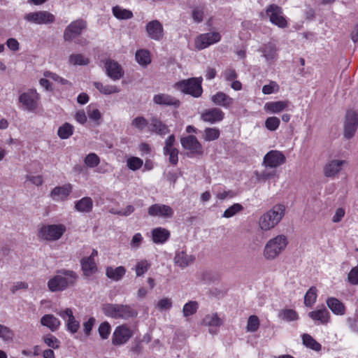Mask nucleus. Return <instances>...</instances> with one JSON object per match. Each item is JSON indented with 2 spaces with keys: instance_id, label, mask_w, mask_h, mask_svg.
Instances as JSON below:
<instances>
[{
  "instance_id": "1",
  "label": "nucleus",
  "mask_w": 358,
  "mask_h": 358,
  "mask_svg": "<svg viewBox=\"0 0 358 358\" xmlns=\"http://www.w3.org/2000/svg\"><path fill=\"white\" fill-rule=\"evenodd\" d=\"M286 206L282 203L274 205L260 216L258 225L264 231H269L275 227L282 220L285 215Z\"/></svg>"
},
{
  "instance_id": "2",
  "label": "nucleus",
  "mask_w": 358,
  "mask_h": 358,
  "mask_svg": "<svg viewBox=\"0 0 358 358\" xmlns=\"http://www.w3.org/2000/svg\"><path fill=\"white\" fill-rule=\"evenodd\" d=\"M78 278L77 274L70 270L62 269L48 282V287L51 292H61L73 286Z\"/></svg>"
},
{
  "instance_id": "3",
  "label": "nucleus",
  "mask_w": 358,
  "mask_h": 358,
  "mask_svg": "<svg viewBox=\"0 0 358 358\" xmlns=\"http://www.w3.org/2000/svg\"><path fill=\"white\" fill-rule=\"evenodd\" d=\"M288 239L286 236L280 234L268 240L264 245L263 256L266 260L275 259L287 248Z\"/></svg>"
},
{
  "instance_id": "4",
  "label": "nucleus",
  "mask_w": 358,
  "mask_h": 358,
  "mask_svg": "<svg viewBox=\"0 0 358 358\" xmlns=\"http://www.w3.org/2000/svg\"><path fill=\"white\" fill-rule=\"evenodd\" d=\"M101 309L106 316L114 319L127 320L137 315V312L128 305L105 303Z\"/></svg>"
},
{
  "instance_id": "5",
  "label": "nucleus",
  "mask_w": 358,
  "mask_h": 358,
  "mask_svg": "<svg viewBox=\"0 0 358 358\" xmlns=\"http://www.w3.org/2000/svg\"><path fill=\"white\" fill-rule=\"evenodd\" d=\"M202 80L201 77L192 78L176 83L174 87L182 93L190 94L194 97H199L203 92Z\"/></svg>"
},
{
  "instance_id": "6",
  "label": "nucleus",
  "mask_w": 358,
  "mask_h": 358,
  "mask_svg": "<svg viewBox=\"0 0 358 358\" xmlns=\"http://www.w3.org/2000/svg\"><path fill=\"white\" fill-rule=\"evenodd\" d=\"M66 230V226L62 224L43 225L40 229L38 236L44 240L57 241L62 236Z\"/></svg>"
},
{
  "instance_id": "7",
  "label": "nucleus",
  "mask_w": 358,
  "mask_h": 358,
  "mask_svg": "<svg viewBox=\"0 0 358 358\" xmlns=\"http://www.w3.org/2000/svg\"><path fill=\"white\" fill-rule=\"evenodd\" d=\"M40 99V94L36 90L33 89L22 93L18 98L23 109L31 112L35 111L38 108Z\"/></svg>"
},
{
  "instance_id": "8",
  "label": "nucleus",
  "mask_w": 358,
  "mask_h": 358,
  "mask_svg": "<svg viewBox=\"0 0 358 358\" xmlns=\"http://www.w3.org/2000/svg\"><path fill=\"white\" fill-rule=\"evenodd\" d=\"M348 166V162L345 159H331L324 165V175L327 178H334Z\"/></svg>"
},
{
  "instance_id": "9",
  "label": "nucleus",
  "mask_w": 358,
  "mask_h": 358,
  "mask_svg": "<svg viewBox=\"0 0 358 358\" xmlns=\"http://www.w3.org/2000/svg\"><path fill=\"white\" fill-rule=\"evenodd\" d=\"M133 330L127 324L117 326L112 335V343L115 346H120L126 344L133 336Z\"/></svg>"
},
{
  "instance_id": "10",
  "label": "nucleus",
  "mask_w": 358,
  "mask_h": 358,
  "mask_svg": "<svg viewBox=\"0 0 358 358\" xmlns=\"http://www.w3.org/2000/svg\"><path fill=\"white\" fill-rule=\"evenodd\" d=\"M148 213L150 217L167 220L173 217L174 210L169 205L158 203L151 205L148 208Z\"/></svg>"
},
{
  "instance_id": "11",
  "label": "nucleus",
  "mask_w": 358,
  "mask_h": 358,
  "mask_svg": "<svg viewBox=\"0 0 358 358\" xmlns=\"http://www.w3.org/2000/svg\"><path fill=\"white\" fill-rule=\"evenodd\" d=\"M266 14L270 22L280 28H285L288 26L287 21L283 15L282 9L275 5H269L266 10Z\"/></svg>"
},
{
  "instance_id": "12",
  "label": "nucleus",
  "mask_w": 358,
  "mask_h": 358,
  "mask_svg": "<svg viewBox=\"0 0 358 358\" xmlns=\"http://www.w3.org/2000/svg\"><path fill=\"white\" fill-rule=\"evenodd\" d=\"M66 322L67 330L72 334L76 333L80 327V322L73 315L71 308H66L56 312Z\"/></svg>"
},
{
  "instance_id": "13",
  "label": "nucleus",
  "mask_w": 358,
  "mask_h": 358,
  "mask_svg": "<svg viewBox=\"0 0 358 358\" xmlns=\"http://www.w3.org/2000/svg\"><path fill=\"white\" fill-rule=\"evenodd\" d=\"M358 127V115L353 110L347 112L344 124V136L350 139L353 137Z\"/></svg>"
},
{
  "instance_id": "14",
  "label": "nucleus",
  "mask_w": 358,
  "mask_h": 358,
  "mask_svg": "<svg viewBox=\"0 0 358 358\" xmlns=\"http://www.w3.org/2000/svg\"><path fill=\"white\" fill-rule=\"evenodd\" d=\"M221 36L218 32H210L200 34L195 39V47L203 50L220 41Z\"/></svg>"
},
{
  "instance_id": "15",
  "label": "nucleus",
  "mask_w": 358,
  "mask_h": 358,
  "mask_svg": "<svg viewBox=\"0 0 358 358\" xmlns=\"http://www.w3.org/2000/svg\"><path fill=\"white\" fill-rule=\"evenodd\" d=\"M24 18L28 22L38 24L51 23L55 20L52 14L44 10L29 13L24 15Z\"/></svg>"
},
{
  "instance_id": "16",
  "label": "nucleus",
  "mask_w": 358,
  "mask_h": 358,
  "mask_svg": "<svg viewBox=\"0 0 358 358\" xmlns=\"http://www.w3.org/2000/svg\"><path fill=\"white\" fill-rule=\"evenodd\" d=\"M145 31L148 37L152 40L159 41L164 38L163 25L159 20H155L148 22Z\"/></svg>"
},
{
  "instance_id": "17",
  "label": "nucleus",
  "mask_w": 358,
  "mask_h": 358,
  "mask_svg": "<svg viewBox=\"0 0 358 358\" xmlns=\"http://www.w3.org/2000/svg\"><path fill=\"white\" fill-rule=\"evenodd\" d=\"M176 138L174 135L169 136L165 141L164 154L169 157V162L176 165L178 162V150L175 147Z\"/></svg>"
},
{
  "instance_id": "18",
  "label": "nucleus",
  "mask_w": 358,
  "mask_h": 358,
  "mask_svg": "<svg viewBox=\"0 0 358 358\" xmlns=\"http://www.w3.org/2000/svg\"><path fill=\"white\" fill-rule=\"evenodd\" d=\"M259 52L269 64H274L278 59V48L275 43L268 42L262 45Z\"/></svg>"
},
{
  "instance_id": "19",
  "label": "nucleus",
  "mask_w": 358,
  "mask_h": 358,
  "mask_svg": "<svg viewBox=\"0 0 358 358\" xmlns=\"http://www.w3.org/2000/svg\"><path fill=\"white\" fill-rule=\"evenodd\" d=\"M86 27V22L83 20L72 22L65 29L64 38L66 41H71L80 35Z\"/></svg>"
},
{
  "instance_id": "20",
  "label": "nucleus",
  "mask_w": 358,
  "mask_h": 358,
  "mask_svg": "<svg viewBox=\"0 0 358 358\" xmlns=\"http://www.w3.org/2000/svg\"><path fill=\"white\" fill-rule=\"evenodd\" d=\"M285 156L278 150H271L264 157V164L270 168H276L285 162Z\"/></svg>"
},
{
  "instance_id": "21",
  "label": "nucleus",
  "mask_w": 358,
  "mask_h": 358,
  "mask_svg": "<svg viewBox=\"0 0 358 358\" xmlns=\"http://www.w3.org/2000/svg\"><path fill=\"white\" fill-rule=\"evenodd\" d=\"M72 190L73 186L70 183L57 186L50 192V197L53 201L57 202L64 201L68 199Z\"/></svg>"
},
{
  "instance_id": "22",
  "label": "nucleus",
  "mask_w": 358,
  "mask_h": 358,
  "mask_svg": "<svg viewBox=\"0 0 358 358\" xmlns=\"http://www.w3.org/2000/svg\"><path fill=\"white\" fill-rule=\"evenodd\" d=\"M184 149L188 150L192 155H201L203 147L194 136H188L180 139Z\"/></svg>"
},
{
  "instance_id": "23",
  "label": "nucleus",
  "mask_w": 358,
  "mask_h": 358,
  "mask_svg": "<svg viewBox=\"0 0 358 358\" xmlns=\"http://www.w3.org/2000/svg\"><path fill=\"white\" fill-rule=\"evenodd\" d=\"M203 324L208 327L210 334H215L218 329L223 324V320L219 317L217 313H212L207 314L203 319Z\"/></svg>"
},
{
  "instance_id": "24",
  "label": "nucleus",
  "mask_w": 358,
  "mask_h": 358,
  "mask_svg": "<svg viewBox=\"0 0 358 358\" xmlns=\"http://www.w3.org/2000/svg\"><path fill=\"white\" fill-rule=\"evenodd\" d=\"M44 78H41L39 80L40 85L44 87L46 90H51L52 86L50 81H54L57 83L62 85L69 84V81L63 78L59 77L55 73L50 71H45L43 73Z\"/></svg>"
},
{
  "instance_id": "25",
  "label": "nucleus",
  "mask_w": 358,
  "mask_h": 358,
  "mask_svg": "<svg viewBox=\"0 0 358 358\" xmlns=\"http://www.w3.org/2000/svg\"><path fill=\"white\" fill-rule=\"evenodd\" d=\"M224 117V112L218 108H212L205 110L201 114L202 120L210 124L220 122Z\"/></svg>"
},
{
  "instance_id": "26",
  "label": "nucleus",
  "mask_w": 358,
  "mask_h": 358,
  "mask_svg": "<svg viewBox=\"0 0 358 358\" xmlns=\"http://www.w3.org/2000/svg\"><path fill=\"white\" fill-rule=\"evenodd\" d=\"M290 105L288 100L268 101L264 104V110L271 114H278L287 110Z\"/></svg>"
},
{
  "instance_id": "27",
  "label": "nucleus",
  "mask_w": 358,
  "mask_h": 358,
  "mask_svg": "<svg viewBox=\"0 0 358 358\" xmlns=\"http://www.w3.org/2000/svg\"><path fill=\"white\" fill-rule=\"evenodd\" d=\"M151 236L154 243L162 245L169 240L171 232L166 228L157 227L152 229Z\"/></svg>"
},
{
  "instance_id": "28",
  "label": "nucleus",
  "mask_w": 358,
  "mask_h": 358,
  "mask_svg": "<svg viewBox=\"0 0 358 358\" xmlns=\"http://www.w3.org/2000/svg\"><path fill=\"white\" fill-rule=\"evenodd\" d=\"M107 75L113 80L120 79L124 74L121 66L114 60H107L105 64Z\"/></svg>"
},
{
  "instance_id": "29",
  "label": "nucleus",
  "mask_w": 358,
  "mask_h": 358,
  "mask_svg": "<svg viewBox=\"0 0 358 358\" xmlns=\"http://www.w3.org/2000/svg\"><path fill=\"white\" fill-rule=\"evenodd\" d=\"M309 317L320 324H326L330 321V313L326 308H322L308 313Z\"/></svg>"
},
{
  "instance_id": "30",
  "label": "nucleus",
  "mask_w": 358,
  "mask_h": 358,
  "mask_svg": "<svg viewBox=\"0 0 358 358\" xmlns=\"http://www.w3.org/2000/svg\"><path fill=\"white\" fill-rule=\"evenodd\" d=\"M153 101L156 104L173 106L176 108L178 107L180 103L178 99L166 94H156L153 97Z\"/></svg>"
},
{
  "instance_id": "31",
  "label": "nucleus",
  "mask_w": 358,
  "mask_h": 358,
  "mask_svg": "<svg viewBox=\"0 0 358 358\" xmlns=\"http://www.w3.org/2000/svg\"><path fill=\"white\" fill-rule=\"evenodd\" d=\"M41 324L48 328L51 331H57L61 326L60 320L52 314L44 315L41 318Z\"/></svg>"
},
{
  "instance_id": "32",
  "label": "nucleus",
  "mask_w": 358,
  "mask_h": 358,
  "mask_svg": "<svg viewBox=\"0 0 358 358\" xmlns=\"http://www.w3.org/2000/svg\"><path fill=\"white\" fill-rule=\"evenodd\" d=\"M214 104L228 108L234 103V99L222 92H218L211 96Z\"/></svg>"
},
{
  "instance_id": "33",
  "label": "nucleus",
  "mask_w": 358,
  "mask_h": 358,
  "mask_svg": "<svg viewBox=\"0 0 358 358\" xmlns=\"http://www.w3.org/2000/svg\"><path fill=\"white\" fill-rule=\"evenodd\" d=\"M194 257L187 255L184 251L178 252L174 257V262L176 265L184 268L193 263Z\"/></svg>"
},
{
  "instance_id": "34",
  "label": "nucleus",
  "mask_w": 358,
  "mask_h": 358,
  "mask_svg": "<svg viewBox=\"0 0 358 358\" xmlns=\"http://www.w3.org/2000/svg\"><path fill=\"white\" fill-rule=\"evenodd\" d=\"M328 307L336 315H343L345 313V306L338 299L330 297L327 300Z\"/></svg>"
},
{
  "instance_id": "35",
  "label": "nucleus",
  "mask_w": 358,
  "mask_h": 358,
  "mask_svg": "<svg viewBox=\"0 0 358 358\" xmlns=\"http://www.w3.org/2000/svg\"><path fill=\"white\" fill-rule=\"evenodd\" d=\"M82 269L84 275L90 276L96 272L97 268L92 257H85L81 260Z\"/></svg>"
},
{
  "instance_id": "36",
  "label": "nucleus",
  "mask_w": 358,
  "mask_h": 358,
  "mask_svg": "<svg viewBox=\"0 0 358 358\" xmlns=\"http://www.w3.org/2000/svg\"><path fill=\"white\" fill-rule=\"evenodd\" d=\"M93 207V201L90 197L85 196L77 201L75 203V208L81 213H89Z\"/></svg>"
},
{
  "instance_id": "37",
  "label": "nucleus",
  "mask_w": 358,
  "mask_h": 358,
  "mask_svg": "<svg viewBox=\"0 0 358 358\" xmlns=\"http://www.w3.org/2000/svg\"><path fill=\"white\" fill-rule=\"evenodd\" d=\"M126 273V269L124 266L112 267L108 266L106 268V275L108 278L118 281L122 279Z\"/></svg>"
},
{
  "instance_id": "38",
  "label": "nucleus",
  "mask_w": 358,
  "mask_h": 358,
  "mask_svg": "<svg viewBox=\"0 0 358 358\" xmlns=\"http://www.w3.org/2000/svg\"><path fill=\"white\" fill-rule=\"evenodd\" d=\"M149 129L150 131L155 132L160 136H164L169 131L167 126L156 118H152L149 124Z\"/></svg>"
},
{
  "instance_id": "39",
  "label": "nucleus",
  "mask_w": 358,
  "mask_h": 358,
  "mask_svg": "<svg viewBox=\"0 0 358 358\" xmlns=\"http://www.w3.org/2000/svg\"><path fill=\"white\" fill-rule=\"evenodd\" d=\"M94 86L99 90V92L105 95H110L116 94L120 92V88L113 85L104 84L100 82H94Z\"/></svg>"
},
{
  "instance_id": "40",
  "label": "nucleus",
  "mask_w": 358,
  "mask_h": 358,
  "mask_svg": "<svg viewBox=\"0 0 358 358\" xmlns=\"http://www.w3.org/2000/svg\"><path fill=\"white\" fill-rule=\"evenodd\" d=\"M303 344L308 348L314 351L319 352L322 349V345L316 341L310 334H303L301 336Z\"/></svg>"
},
{
  "instance_id": "41",
  "label": "nucleus",
  "mask_w": 358,
  "mask_h": 358,
  "mask_svg": "<svg viewBox=\"0 0 358 358\" xmlns=\"http://www.w3.org/2000/svg\"><path fill=\"white\" fill-rule=\"evenodd\" d=\"M279 317L286 322L295 321L299 319L298 313L293 309H282L279 312Z\"/></svg>"
},
{
  "instance_id": "42",
  "label": "nucleus",
  "mask_w": 358,
  "mask_h": 358,
  "mask_svg": "<svg viewBox=\"0 0 358 358\" xmlns=\"http://www.w3.org/2000/svg\"><path fill=\"white\" fill-rule=\"evenodd\" d=\"M113 13L119 20H128L133 17V13L131 10L122 8L118 6L113 8Z\"/></svg>"
},
{
  "instance_id": "43",
  "label": "nucleus",
  "mask_w": 358,
  "mask_h": 358,
  "mask_svg": "<svg viewBox=\"0 0 358 358\" xmlns=\"http://www.w3.org/2000/svg\"><path fill=\"white\" fill-rule=\"evenodd\" d=\"M136 60L141 66H147L151 62L148 50L142 49L136 52Z\"/></svg>"
},
{
  "instance_id": "44",
  "label": "nucleus",
  "mask_w": 358,
  "mask_h": 358,
  "mask_svg": "<svg viewBox=\"0 0 358 358\" xmlns=\"http://www.w3.org/2000/svg\"><path fill=\"white\" fill-rule=\"evenodd\" d=\"M243 210L244 207L241 203H236L225 210L222 217L225 218H230L241 213Z\"/></svg>"
},
{
  "instance_id": "45",
  "label": "nucleus",
  "mask_w": 358,
  "mask_h": 358,
  "mask_svg": "<svg viewBox=\"0 0 358 358\" xmlns=\"http://www.w3.org/2000/svg\"><path fill=\"white\" fill-rule=\"evenodd\" d=\"M73 133V127L69 123H64L59 127L57 134L62 139L69 138Z\"/></svg>"
},
{
  "instance_id": "46",
  "label": "nucleus",
  "mask_w": 358,
  "mask_h": 358,
  "mask_svg": "<svg viewBox=\"0 0 358 358\" xmlns=\"http://www.w3.org/2000/svg\"><path fill=\"white\" fill-rule=\"evenodd\" d=\"M317 290L315 287H311L304 296V304L306 306H312L316 301Z\"/></svg>"
},
{
  "instance_id": "47",
  "label": "nucleus",
  "mask_w": 358,
  "mask_h": 358,
  "mask_svg": "<svg viewBox=\"0 0 358 358\" xmlns=\"http://www.w3.org/2000/svg\"><path fill=\"white\" fill-rule=\"evenodd\" d=\"M14 336L15 334L12 329L0 324V338L6 342H12Z\"/></svg>"
},
{
  "instance_id": "48",
  "label": "nucleus",
  "mask_w": 358,
  "mask_h": 358,
  "mask_svg": "<svg viewBox=\"0 0 358 358\" xmlns=\"http://www.w3.org/2000/svg\"><path fill=\"white\" fill-rule=\"evenodd\" d=\"M220 131L217 128H206L203 131V138L206 141H212L219 138Z\"/></svg>"
},
{
  "instance_id": "49",
  "label": "nucleus",
  "mask_w": 358,
  "mask_h": 358,
  "mask_svg": "<svg viewBox=\"0 0 358 358\" xmlns=\"http://www.w3.org/2000/svg\"><path fill=\"white\" fill-rule=\"evenodd\" d=\"M260 321L257 315H251L248 319L246 331L248 332H255L258 330Z\"/></svg>"
},
{
  "instance_id": "50",
  "label": "nucleus",
  "mask_w": 358,
  "mask_h": 358,
  "mask_svg": "<svg viewBox=\"0 0 358 358\" xmlns=\"http://www.w3.org/2000/svg\"><path fill=\"white\" fill-rule=\"evenodd\" d=\"M265 127L271 131H276L280 124V120L278 117L271 116L266 118L265 120Z\"/></svg>"
},
{
  "instance_id": "51",
  "label": "nucleus",
  "mask_w": 358,
  "mask_h": 358,
  "mask_svg": "<svg viewBox=\"0 0 358 358\" xmlns=\"http://www.w3.org/2000/svg\"><path fill=\"white\" fill-rule=\"evenodd\" d=\"M143 165V161L137 157H129L127 159V167L132 171L140 169Z\"/></svg>"
},
{
  "instance_id": "52",
  "label": "nucleus",
  "mask_w": 358,
  "mask_h": 358,
  "mask_svg": "<svg viewBox=\"0 0 358 358\" xmlns=\"http://www.w3.org/2000/svg\"><path fill=\"white\" fill-rule=\"evenodd\" d=\"M150 268V264L146 259H142L137 262L135 271L137 276H142Z\"/></svg>"
},
{
  "instance_id": "53",
  "label": "nucleus",
  "mask_w": 358,
  "mask_h": 358,
  "mask_svg": "<svg viewBox=\"0 0 358 358\" xmlns=\"http://www.w3.org/2000/svg\"><path fill=\"white\" fill-rule=\"evenodd\" d=\"M198 309V303L195 301H191L185 303L183 306L182 312L185 317H188L194 314Z\"/></svg>"
},
{
  "instance_id": "54",
  "label": "nucleus",
  "mask_w": 358,
  "mask_h": 358,
  "mask_svg": "<svg viewBox=\"0 0 358 358\" xmlns=\"http://www.w3.org/2000/svg\"><path fill=\"white\" fill-rule=\"evenodd\" d=\"M69 61L73 65H86L89 63V59L81 54L71 55Z\"/></svg>"
},
{
  "instance_id": "55",
  "label": "nucleus",
  "mask_w": 358,
  "mask_h": 358,
  "mask_svg": "<svg viewBox=\"0 0 358 358\" xmlns=\"http://www.w3.org/2000/svg\"><path fill=\"white\" fill-rule=\"evenodd\" d=\"M43 339L44 343L50 348L58 349L60 346L59 341L52 334L45 336Z\"/></svg>"
},
{
  "instance_id": "56",
  "label": "nucleus",
  "mask_w": 358,
  "mask_h": 358,
  "mask_svg": "<svg viewBox=\"0 0 358 358\" xmlns=\"http://www.w3.org/2000/svg\"><path fill=\"white\" fill-rule=\"evenodd\" d=\"M279 90L280 86L275 81H270L268 85L263 86L262 92L264 94H271L278 92Z\"/></svg>"
},
{
  "instance_id": "57",
  "label": "nucleus",
  "mask_w": 358,
  "mask_h": 358,
  "mask_svg": "<svg viewBox=\"0 0 358 358\" xmlns=\"http://www.w3.org/2000/svg\"><path fill=\"white\" fill-rule=\"evenodd\" d=\"M131 124L138 130L142 131L148 126V123L143 117H136L132 120Z\"/></svg>"
},
{
  "instance_id": "58",
  "label": "nucleus",
  "mask_w": 358,
  "mask_h": 358,
  "mask_svg": "<svg viewBox=\"0 0 358 358\" xmlns=\"http://www.w3.org/2000/svg\"><path fill=\"white\" fill-rule=\"evenodd\" d=\"M110 330H111L110 325L109 324L108 322H102L99 325V333L100 336L103 339L108 338V336L110 335Z\"/></svg>"
},
{
  "instance_id": "59",
  "label": "nucleus",
  "mask_w": 358,
  "mask_h": 358,
  "mask_svg": "<svg viewBox=\"0 0 358 358\" xmlns=\"http://www.w3.org/2000/svg\"><path fill=\"white\" fill-rule=\"evenodd\" d=\"M85 163L90 167H95L99 164V157L94 153H90L85 157Z\"/></svg>"
},
{
  "instance_id": "60",
  "label": "nucleus",
  "mask_w": 358,
  "mask_h": 358,
  "mask_svg": "<svg viewBox=\"0 0 358 358\" xmlns=\"http://www.w3.org/2000/svg\"><path fill=\"white\" fill-rule=\"evenodd\" d=\"M216 197L220 200H224L227 199H232L236 196V194L233 190H220L216 192Z\"/></svg>"
},
{
  "instance_id": "61",
  "label": "nucleus",
  "mask_w": 358,
  "mask_h": 358,
  "mask_svg": "<svg viewBox=\"0 0 358 358\" xmlns=\"http://www.w3.org/2000/svg\"><path fill=\"white\" fill-rule=\"evenodd\" d=\"M348 280L351 285H358V266L350 270L348 275Z\"/></svg>"
},
{
  "instance_id": "62",
  "label": "nucleus",
  "mask_w": 358,
  "mask_h": 358,
  "mask_svg": "<svg viewBox=\"0 0 358 358\" xmlns=\"http://www.w3.org/2000/svg\"><path fill=\"white\" fill-rule=\"evenodd\" d=\"M203 8L201 6L196 7L192 10V18L196 22H201L203 17Z\"/></svg>"
},
{
  "instance_id": "63",
  "label": "nucleus",
  "mask_w": 358,
  "mask_h": 358,
  "mask_svg": "<svg viewBox=\"0 0 358 358\" xmlns=\"http://www.w3.org/2000/svg\"><path fill=\"white\" fill-rule=\"evenodd\" d=\"M143 241V238L140 233H136L132 237L130 245L132 248H138Z\"/></svg>"
},
{
  "instance_id": "64",
  "label": "nucleus",
  "mask_w": 358,
  "mask_h": 358,
  "mask_svg": "<svg viewBox=\"0 0 358 358\" xmlns=\"http://www.w3.org/2000/svg\"><path fill=\"white\" fill-rule=\"evenodd\" d=\"M223 76L227 81H234L238 76L234 69L229 68L223 72Z\"/></svg>"
}]
</instances>
